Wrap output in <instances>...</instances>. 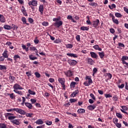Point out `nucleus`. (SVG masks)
Segmentation results:
<instances>
[{
  "label": "nucleus",
  "mask_w": 128,
  "mask_h": 128,
  "mask_svg": "<svg viewBox=\"0 0 128 128\" xmlns=\"http://www.w3.org/2000/svg\"><path fill=\"white\" fill-rule=\"evenodd\" d=\"M58 81L60 84L62 85V88H63L64 90H66V85H64L66 80H64V78H58Z\"/></svg>",
  "instance_id": "nucleus-1"
},
{
  "label": "nucleus",
  "mask_w": 128,
  "mask_h": 128,
  "mask_svg": "<svg viewBox=\"0 0 128 128\" xmlns=\"http://www.w3.org/2000/svg\"><path fill=\"white\" fill-rule=\"evenodd\" d=\"M14 110L15 112H18V114H26V112H24V110L18 108H14Z\"/></svg>",
  "instance_id": "nucleus-2"
},
{
  "label": "nucleus",
  "mask_w": 128,
  "mask_h": 128,
  "mask_svg": "<svg viewBox=\"0 0 128 128\" xmlns=\"http://www.w3.org/2000/svg\"><path fill=\"white\" fill-rule=\"evenodd\" d=\"M100 24V20L98 19L96 20H95L92 21V25L94 28H96Z\"/></svg>",
  "instance_id": "nucleus-3"
},
{
  "label": "nucleus",
  "mask_w": 128,
  "mask_h": 128,
  "mask_svg": "<svg viewBox=\"0 0 128 128\" xmlns=\"http://www.w3.org/2000/svg\"><path fill=\"white\" fill-rule=\"evenodd\" d=\"M29 6H38V1L36 0H32L28 2Z\"/></svg>",
  "instance_id": "nucleus-4"
},
{
  "label": "nucleus",
  "mask_w": 128,
  "mask_h": 128,
  "mask_svg": "<svg viewBox=\"0 0 128 128\" xmlns=\"http://www.w3.org/2000/svg\"><path fill=\"white\" fill-rule=\"evenodd\" d=\"M54 26L56 28H60L62 26V21L60 20L58 22H56L54 23Z\"/></svg>",
  "instance_id": "nucleus-5"
},
{
  "label": "nucleus",
  "mask_w": 128,
  "mask_h": 128,
  "mask_svg": "<svg viewBox=\"0 0 128 128\" xmlns=\"http://www.w3.org/2000/svg\"><path fill=\"white\" fill-rule=\"evenodd\" d=\"M12 26L8 25H4V28L5 30H12V28H16V26H14V24H12Z\"/></svg>",
  "instance_id": "nucleus-6"
},
{
  "label": "nucleus",
  "mask_w": 128,
  "mask_h": 128,
  "mask_svg": "<svg viewBox=\"0 0 128 128\" xmlns=\"http://www.w3.org/2000/svg\"><path fill=\"white\" fill-rule=\"evenodd\" d=\"M14 90H24V88L20 86L18 84H16L14 86Z\"/></svg>",
  "instance_id": "nucleus-7"
},
{
  "label": "nucleus",
  "mask_w": 128,
  "mask_h": 128,
  "mask_svg": "<svg viewBox=\"0 0 128 128\" xmlns=\"http://www.w3.org/2000/svg\"><path fill=\"white\" fill-rule=\"evenodd\" d=\"M11 122H12V124H16V126H20V121H18V120H12L11 121Z\"/></svg>",
  "instance_id": "nucleus-8"
},
{
  "label": "nucleus",
  "mask_w": 128,
  "mask_h": 128,
  "mask_svg": "<svg viewBox=\"0 0 128 128\" xmlns=\"http://www.w3.org/2000/svg\"><path fill=\"white\" fill-rule=\"evenodd\" d=\"M64 74L66 76H72V70H69L67 72H64Z\"/></svg>",
  "instance_id": "nucleus-9"
},
{
  "label": "nucleus",
  "mask_w": 128,
  "mask_h": 128,
  "mask_svg": "<svg viewBox=\"0 0 128 128\" xmlns=\"http://www.w3.org/2000/svg\"><path fill=\"white\" fill-rule=\"evenodd\" d=\"M86 60L89 64H94V60L92 58H88L86 59Z\"/></svg>",
  "instance_id": "nucleus-10"
},
{
  "label": "nucleus",
  "mask_w": 128,
  "mask_h": 128,
  "mask_svg": "<svg viewBox=\"0 0 128 128\" xmlns=\"http://www.w3.org/2000/svg\"><path fill=\"white\" fill-rule=\"evenodd\" d=\"M78 92V90L74 91L70 95L71 98H74V96H76L77 95Z\"/></svg>",
  "instance_id": "nucleus-11"
},
{
  "label": "nucleus",
  "mask_w": 128,
  "mask_h": 128,
  "mask_svg": "<svg viewBox=\"0 0 128 128\" xmlns=\"http://www.w3.org/2000/svg\"><path fill=\"white\" fill-rule=\"evenodd\" d=\"M68 62L70 66H76V60H69Z\"/></svg>",
  "instance_id": "nucleus-12"
},
{
  "label": "nucleus",
  "mask_w": 128,
  "mask_h": 128,
  "mask_svg": "<svg viewBox=\"0 0 128 128\" xmlns=\"http://www.w3.org/2000/svg\"><path fill=\"white\" fill-rule=\"evenodd\" d=\"M90 54L91 57L93 58H98V54H96L94 52H90Z\"/></svg>",
  "instance_id": "nucleus-13"
},
{
  "label": "nucleus",
  "mask_w": 128,
  "mask_h": 128,
  "mask_svg": "<svg viewBox=\"0 0 128 128\" xmlns=\"http://www.w3.org/2000/svg\"><path fill=\"white\" fill-rule=\"evenodd\" d=\"M22 20L24 24H26V26H30V24L26 23V18L24 17H22Z\"/></svg>",
  "instance_id": "nucleus-14"
},
{
  "label": "nucleus",
  "mask_w": 128,
  "mask_h": 128,
  "mask_svg": "<svg viewBox=\"0 0 128 128\" xmlns=\"http://www.w3.org/2000/svg\"><path fill=\"white\" fill-rule=\"evenodd\" d=\"M25 106H26L27 108H28L30 110H32V104L29 102H25Z\"/></svg>",
  "instance_id": "nucleus-15"
},
{
  "label": "nucleus",
  "mask_w": 128,
  "mask_h": 128,
  "mask_svg": "<svg viewBox=\"0 0 128 128\" xmlns=\"http://www.w3.org/2000/svg\"><path fill=\"white\" fill-rule=\"evenodd\" d=\"M66 54L68 56H70L71 58H78L76 54L68 53Z\"/></svg>",
  "instance_id": "nucleus-16"
},
{
  "label": "nucleus",
  "mask_w": 128,
  "mask_h": 128,
  "mask_svg": "<svg viewBox=\"0 0 128 128\" xmlns=\"http://www.w3.org/2000/svg\"><path fill=\"white\" fill-rule=\"evenodd\" d=\"M39 12L42 14H44V5H40L39 6Z\"/></svg>",
  "instance_id": "nucleus-17"
},
{
  "label": "nucleus",
  "mask_w": 128,
  "mask_h": 128,
  "mask_svg": "<svg viewBox=\"0 0 128 128\" xmlns=\"http://www.w3.org/2000/svg\"><path fill=\"white\" fill-rule=\"evenodd\" d=\"M88 110H94L96 108V106L90 105L88 107Z\"/></svg>",
  "instance_id": "nucleus-18"
},
{
  "label": "nucleus",
  "mask_w": 128,
  "mask_h": 128,
  "mask_svg": "<svg viewBox=\"0 0 128 128\" xmlns=\"http://www.w3.org/2000/svg\"><path fill=\"white\" fill-rule=\"evenodd\" d=\"M29 58L30 60H37L38 58L36 56H34L32 54H30L29 56Z\"/></svg>",
  "instance_id": "nucleus-19"
},
{
  "label": "nucleus",
  "mask_w": 128,
  "mask_h": 128,
  "mask_svg": "<svg viewBox=\"0 0 128 128\" xmlns=\"http://www.w3.org/2000/svg\"><path fill=\"white\" fill-rule=\"evenodd\" d=\"M36 124H44V121L41 119H39L36 121Z\"/></svg>",
  "instance_id": "nucleus-20"
},
{
  "label": "nucleus",
  "mask_w": 128,
  "mask_h": 128,
  "mask_svg": "<svg viewBox=\"0 0 128 128\" xmlns=\"http://www.w3.org/2000/svg\"><path fill=\"white\" fill-rule=\"evenodd\" d=\"M0 22H6V20H4V16L0 14Z\"/></svg>",
  "instance_id": "nucleus-21"
},
{
  "label": "nucleus",
  "mask_w": 128,
  "mask_h": 128,
  "mask_svg": "<svg viewBox=\"0 0 128 128\" xmlns=\"http://www.w3.org/2000/svg\"><path fill=\"white\" fill-rule=\"evenodd\" d=\"M67 18L68 20H70L73 22H76V21L74 20V18H72V16L70 15L68 16Z\"/></svg>",
  "instance_id": "nucleus-22"
},
{
  "label": "nucleus",
  "mask_w": 128,
  "mask_h": 128,
  "mask_svg": "<svg viewBox=\"0 0 128 128\" xmlns=\"http://www.w3.org/2000/svg\"><path fill=\"white\" fill-rule=\"evenodd\" d=\"M94 48L95 50H100V52H102V48H100L98 45H95L94 46Z\"/></svg>",
  "instance_id": "nucleus-23"
},
{
  "label": "nucleus",
  "mask_w": 128,
  "mask_h": 128,
  "mask_svg": "<svg viewBox=\"0 0 128 128\" xmlns=\"http://www.w3.org/2000/svg\"><path fill=\"white\" fill-rule=\"evenodd\" d=\"M3 58H8V51H4V52L2 54Z\"/></svg>",
  "instance_id": "nucleus-24"
},
{
  "label": "nucleus",
  "mask_w": 128,
  "mask_h": 128,
  "mask_svg": "<svg viewBox=\"0 0 128 128\" xmlns=\"http://www.w3.org/2000/svg\"><path fill=\"white\" fill-rule=\"evenodd\" d=\"M99 56H100V58H102L104 56V52H99L98 53Z\"/></svg>",
  "instance_id": "nucleus-25"
},
{
  "label": "nucleus",
  "mask_w": 128,
  "mask_h": 128,
  "mask_svg": "<svg viewBox=\"0 0 128 128\" xmlns=\"http://www.w3.org/2000/svg\"><path fill=\"white\" fill-rule=\"evenodd\" d=\"M86 110L82 108H80L78 110V114H84Z\"/></svg>",
  "instance_id": "nucleus-26"
},
{
  "label": "nucleus",
  "mask_w": 128,
  "mask_h": 128,
  "mask_svg": "<svg viewBox=\"0 0 128 128\" xmlns=\"http://www.w3.org/2000/svg\"><path fill=\"white\" fill-rule=\"evenodd\" d=\"M76 82H72L70 84V88H75L76 86Z\"/></svg>",
  "instance_id": "nucleus-27"
},
{
  "label": "nucleus",
  "mask_w": 128,
  "mask_h": 128,
  "mask_svg": "<svg viewBox=\"0 0 128 128\" xmlns=\"http://www.w3.org/2000/svg\"><path fill=\"white\" fill-rule=\"evenodd\" d=\"M0 70H6V66L4 65H0Z\"/></svg>",
  "instance_id": "nucleus-28"
},
{
  "label": "nucleus",
  "mask_w": 128,
  "mask_h": 128,
  "mask_svg": "<svg viewBox=\"0 0 128 128\" xmlns=\"http://www.w3.org/2000/svg\"><path fill=\"white\" fill-rule=\"evenodd\" d=\"M80 28L81 30H89L88 28L84 26L80 27Z\"/></svg>",
  "instance_id": "nucleus-29"
},
{
  "label": "nucleus",
  "mask_w": 128,
  "mask_h": 128,
  "mask_svg": "<svg viewBox=\"0 0 128 128\" xmlns=\"http://www.w3.org/2000/svg\"><path fill=\"white\" fill-rule=\"evenodd\" d=\"M28 94H32V96H35V94H36V92H34L30 90H28Z\"/></svg>",
  "instance_id": "nucleus-30"
},
{
  "label": "nucleus",
  "mask_w": 128,
  "mask_h": 128,
  "mask_svg": "<svg viewBox=\"0 0 128 128\" xmlns=\"http://www.w3.org/2000/svg\"><path fill=\"white\" fill-rule=\"evenodd\" d=\"M115 16H116V18H122V14H120V13L116 12L115 13Z\"/></svg>",
  "instance_id": "nucleus-31"
},
{
  "label": "nucleus",
  "mask_w": 128,
  "mask_h": 128,
  "mask_svg": "<svg viewBox=\"0 0 128 128\" xmlns=\"http://www.w3.org/2000/svg\"><path fill=\"white\" fill-rule=\"evenodd\" d=\"M86 18H88V20L86 21L87 24H92V22L90 20V16H87Z\"/></svg>",
  "instance_id": "nucleus-32"
},
{
  "label": "nucleus",
  "mask_w": 128,
  "mask_h": 128,
  "mask_svg": "<svg viewBox=\"0 0 128 128\" xmlns=\"http://www.w3.org/2000/svg\"><path fill=\"white\" fill-rule=\"evenodd\" d=\"M112 20L114 24H118V20L117 19H115L114 17H113Z\"/></svg>",
  "instance_id": "nucleus-33"
},
{
  "label": "nucleus",
  "mask_w": 128,
  "mask_h": 128,
  "mask_svg": "<svg viewBox=\"0 0 128 128\" xmlns=\"http://www.w3.org/2000/svg\"><path fill=\"white\" fill-rule=\"evenodd\" d=\"M128 60V56H123L122 58V63L124 62V60Z\"/></svg>",
  "instance_id": "nucleus-34"
},
{
  "label": "nucleus",
  "mask_w": 128,
  "mask_h": 128,
  "mask_svg": "<svg viewBox=\"0 0 128 128\" xmlns=\"http://www.w3.org/2000/svg\"><path fill=\"white\" fill-rule=\"evenodd\" d=\"M14 92H16V94H20V96L22 95V93L20 91H18V90H14Z\"/></svg>",
  "instance_id": "nucleus-35"
},
{
  "label": "nucleus",
  "mask_w": 128,
  "mask_h": 128,
  "mask_svg": "<svg viewBox=\"0 0 128 128\" xmlns=\"http://www.w3.org/2000/svg\"><path fill=\"white\" fill-rule=\"evenodd\" d=\"M14 58L15 60H16L18 58H19V60H20V56H18V54L14 55Z\"/></svg>",
  "instance_id": "nucleus-36"
},
{
  "label": "nucleus",
  "mask_w": 128,
  "mask_h": 128,
  "mask_svg": "<svg viewBox=\"0 0 128 128\" xmlns=\"http://www.w3.org/2000/svg\"><path fill=\"white\" fill-rule=\"evenodd\" d=\"M52 20H53V22H56L60 20V17H58V18H54L52 19Z\"/></svg>",
  "instance_id": "nucleus-37"
},
{
  "label": "nucleus",
  "mask_w": 128,
  "mask_h": 128,
  "mask_svg": "<svg viewBox=\"0 0 128 128\" xmlns=\"http://www.w3.org/2000/svg\"><path fill=\"white\" fill-rule=\"evenodd\" d=\"M116 116H118V118H122V114H120V113H116Z\"/></svg>",
  "instance_id": "nucleus-38"
},
{
  "label": "nucleus",
  "mask_w": 128,
  "mask_h": 128,
  "mask_svg": "<svg viewBox=\"0 0 128 128\" xmlns=\"http://www.w3.org/2000/svg\"><path fill=\"white\" fill-rule=\"evenodd\" d=\"M15 116H10L8 117V120H14V118H16Z\"/></svg>",
  "instance_id": "nucleus-39"
},
{
  "label": "nucleus",
  "mask_w": 128,
  "mask_h": 128,
  "mask_svg": "<svg viewBox=\"0 0 128 128\" xmlns=\"http://www.w3.org/2000/svg\"><path fill=\"white\" fill-rule=\"evenodd\" d=\"M89 4L90 6H98V4L96 2L90 3Z\"/></svg>",
  "instance_id": "nucleus-40"
},
{
  "label": "nucleus",
  "mask_w": 128,
  "mask_h": 128,
  "mask_svg": "<svg viewBox=\"0 0 128 128\" xmlns=\"http://www.w3.org/2000/svg\"><path fill=\"white\" fill-rule=\"evenodd\" d=\"M34 74L36 76V78H40V73H38V72H35Z\"/></svg>",
  "instance_id": "nucleus-41"
},
{
  "label": "nucleus",
  "mask_w": 128,
  "mask_h": 128,
  "mask_svg": "<svg viewBox=\"0 0 128 128\" xmlns=\"http://www.w3.org/2000/svg\"><path fill=\"white\" fill-rule=\"evenodd\" d=\"M0 128H6V126L4 124H0Z\"/></svg>",
  "instance_id": "nucleus-42"
},
{
  "label": "nucleus",
  "mask_w": 128,
  "mask_h": 128,
  "mask_svg": "<svg viewBox=\"0 0 128 128\" xmlns=\"http://www.w3.org/2000/svg\"><path fill=\"white\" fill-rule=\"evenodd\" d=\"M26 116H28V118H32V113H26Z\"/></svg>",
  "instance_id": "nucleus-43"
},
{
  "label": "nucleus",
  "mask_w": 128,
  "mask_h": 128,
  "mask_svg": "<svg viewBox=\"0 0 128 128\" xmlns=\"http://www.w3.org/2000/svg\"><path fill=\"white\" fill-rule=\"evenodd\" d=\"M42 25H43L44 26H48V22H44L42 23Z\"/></svg>",
  "instance_id": "nucleus-44"
},
{
  "label": "nucleus",
  "mask_w": 128,
  "mask_h": 128,
  "mask_svg": "<svg viewBox=\"0 0 128 128\" xmlns=\"http://www.w3.org/2000/svg\"><path fill=\"white\" fill-rule=\"evenodd\" d=\"M9 80H10L14 81V80H16V78H14V76H10Z\"/></svg>",
  "instance_id": "nucleus-45"
},
{
  "label": "nucleus",
  "mask_w": 128,
  "mask_h": 128,
  "mask_svg": "<svg viewBox=\"0 0 128 128\" xmlns=\"http://www.w3.org/2000/svg\"><path fill=\"white\" fill-rule=\"evenodd\" d=\"M66 48H72V44H68L66 45Z\"/></svg>",
  "instance_id": "nucleus-46"
},
{
  "label": "nucleus",
  "mask_w": 128,
  "mask_h": 128,
  "mask_svg": "<svg viewBox=\"0 0 128 128\" xmlns=\"http://www.w3.org/2000/svg\"><path fill=\"white\" fill-rule=\"evenodd\" d=\"M77 100L74 98H71L70 100V102H71V104H72V102H76Z\"/></svg>",
  "instance_id": "nucleus-47"
},
{
  "label": "nucleus",
  "mask_w": 128,
  "mask_h": 128,
  "mask_svg": "<svg viewBox=\"0 0 128 128\" xmlns=\"http://www.w3.org/2000/svg\"><path fill=\"white\" fill-rule=\"evenodd\" d=\"M118 118H114L113 119V122H114V124H118Z\"/></svg>",
  "instance_id": "nucleus-48"
},
{
  "label": "nucleus",
  "mask_w": 128,
  "mask_h": 128,
  "mask_svg": "<svg viewBox=\"0 0 128 128\" xmlns=\"http://www.w3.org/2000/svg\"><path fill=\"white\" fill-rule=\"evenodd\" d=\"M77 42H80V35H77L76 38Z\"/></svg>",
  "instance_id": "nucleus-49"
},
{
  "label": "nucleus",
  "mask_w": 128,
  "mask_h": 128,
  "mask_svg": "<svg viewBox=\"0 0 128 128\" xmlns=\"http://www.w3.org/2000/svg\"><path fill=\"white\" fill-rule=\"evenodd\" d=\"M46 124H47V126H50L52 122V121L48 120L46 122Z\"/></svg>",
  "instance_id": "nucleus-50"
},
{
  "label": "nucleus",
  "mask_w": 128,
  "mask_h": 128,
  "mask_svg": "<svg viewBox=\"0 0 128 128\" xmlns=\"http://www.w3.org/2000/svg\"><path fill=\"white\" fill-rule=\"evenodd\" d=\"M93 76H94V74L96 73V72H98V69L96 68H94V69H93Z\"/></svg>",
  "instance_id": "nucleus-51"
},
{
  "label": "nucleus",
  "mask_w": 128,
  "mask_h": 128,
  "mask_svg": "<svg viewBox=\"0 0 128 128\" xmlns=\"http://www.w3.org/2000/svg\"><path fill=\"white\" fill-rule=\"evenodd\" d=\"M105 98H112V96L110 94H104Z\"/></svg>",
  "instance_id": "nucleus-52"
},
{
  "label": "nucleus",
  "mask_w": 128,
  "mask_h": 128,
  "mask_svg": "<svg viewBox=\"0 0 128 128\" xmlns=\"http://www.w3.org/2000/svg\"><path fill=\"white\" fill-rule=\"evenodd\" d=\"M34 44H38V42H40V40H38V38H36L34 40Z\"/></svg>",
  "instance_id": "nucleus-53"
},
{
  "label": "nucleus",
  "mask_w": 128,
  "mask_h": 128,
  "mask_svg": "<svg viewBox=\"0 0 128 128\" xmlns=\"http://www.w3.org/2000/svg\"><path fill=\"white\" fill-rule=\"evenodd\" d=\"M116 126H117V128H122V124H119V123H116V124H115Z\"/></svg>",
  "instance_id": "nucleus-54"
},
{
  "label": "nucleus",
  "mask_w": 128,
  "mask_h": 128,
  "mask_svg": "<svg viewBox=\"0 0 128 128\" xmlns=\"http://www.w3.org/2000/svg\"><path fill=\"white\" fill-rule=\"evenodd\" d=\"M8 96H10L12 100H14V93H12L11 94H8Z\"/></svg>",
  "instance_id": "nucleus-55"
},
{
  "label": "nucleus",
  "mask_w": 128,
  "mask_h": 128,
  "mask_svg": "<svg viewBox=\"0 0 128 128\" xmlns=\"http://www.w3.org/2000/svg\"><path fill=\"white\" fill-rule=\"evenodd\" d=\"M90 96L92 98V100H96V97L94 96V94H90Z\"/></svg>",
  "instance_id": "nucleus-56"
},
{
  "label": "nucleus",
  "mask_w": 128,
  "mask_h": 128,
  "mask_svg": "<svg viewBox=\"0 0 128 128\" xmlns=\"http://www.w3.org/2000/svg\"><path fill=\"white\" fill-rule=\"evenodd\" d=\"M124 84H122L120 86H118V88H124Z\"/></svg>",
  "instance_id": "nucleus-57"
},
{
  "label": "nucleus",
  "mask_w": 128,
  "mask_h": 128,
  "mask_svg": "<svg viewBox=\"0 0 128 128\" xmlns=\"http://www.w3.org/2000/svg\"><path fill=\"white\" fill-rule=\"evenodd\" d=\"M28 22H30V24H32L34 22V20L32 18H28Z\"/></svg>",
  "instance_id": "nucleus-58"
},
{
  "label": "nucleus",
  "mask_w": 128,
  "mask_h": 128,
  "mask_svg": "<svg viewBox=\"0 0 128 128\" xmlns=\"http://www.w3.org/2000/svg\"><path fill=\"white\" fill-rule=\"evenodd\" d=\"M84 84L86 86H90V84L87 82H84Z\"/></svg>",
  "instance_id": "nucleus-59"
},
{
  "label": "nucleus",
  "mask_w": 128,
  "mask_h": 128,
  "mask_svg": "<svg viewBox=\"0 0 128 128\" xmlns=\"http://www.w3.org/2000/svg\"><path fill=\"white\" fill-rule=\"evenodd\" d=\"M106 75L108 76V78L110 79L112 78V75L110 73H107Z\"/></svg>",
  "instance_id": "nucleus-60"
},
{
  "label": "nucleus",
  "mask_w": 128,
  "mask_h": 128,
  "mask_svg": "<svg viewBox=\"0 0 128 128\" xmlns=\"http://www.w3.org/2000/svg\"><path fill=\"white\" fill-rule=\"evenodd\" d=\"M30 102H32V104H34V102H36V100L33 98H31Z\"/></svg>",
  "instance_id": "nucleus-61"
},
{
  "label": "nucleus",
  "mask_w": 128,
  "mask_h": 128,
  "mask_svg": "<svg viewBox=\"0 0 128 128\" xmlns=\"http://www.w3.org/2000/svg\"><path fill=\"white\" fill-rule=\"evenodd\" d=\"M118 46H121V48H124V44H122L121 42L118 43Z\"/></svg>",
  "instance_id": "nucleus-62"
},
{
  "label": "nucleus",
  "mask_w": 128,
  "mask_h": 128,
  "mask_svg": "<svg viewBox=\"0 0 128 128\" xmlns=\"http://www.w3.org/2000/svg\"><path fill=\"white\" fill-rule=\"evenodd\" d=\"M36 50V47H30V50Z\"/></svg>",
  "instance_id": "nucleus-63"
},
{
  "label": "nucleus",
  "mask_w": 128,
  "mask_h": 128,
  "mask_svg": "<svg viewBox=\"0 0 128 128\" xmlns=\"http://www.w3.org/2000/svg\"><path fill=\"white\" fill-rule=\"evenodd\" d=\"M124 12H126V14H128V8H126V7H124Z\"/></svg>",
  "instance_id": "nucleus-64"
}]
</instances>
